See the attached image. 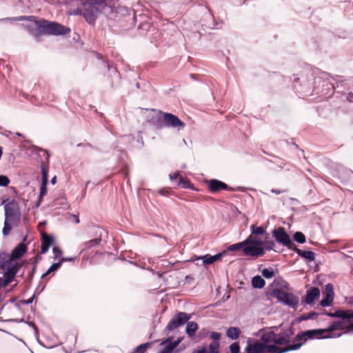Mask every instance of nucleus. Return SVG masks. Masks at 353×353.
Segmentation results:
<instances>
[{
  "mask_svg": "<svg viewBox=\"0 0 353 353\" xmlns=\"http://www.w3.org/2000/svg\"><path fill=\"white\" fill-rule=\"evenodd\" d=\"M261 274L265 279H272L275 276V272L272 268H264Z\"/></svg>",
  "mask_w": 353,
  "mask_h": 353,
  "instance_id": "nucleus-33",
  "label": "nucleus"
},
{
  "mask_svg": "<svg viewBox=\"0 0 353 353\" xmlns=\"http://www.w3.org/2000/svg\"><path fill=\"white\" fill-rule=\"evenodd\" d=\"M189 181L185 180L183 178H179V182L177 183L179 185H181L182 188H187V184L189 183Z\"/></svg>",
  "mask_w": 353,
  "mask_h": 353,
  "instance_id": "nucleus-57",
  "label": "nucleus"
},
{
  "mask_svg": "<svg viewBox=\"0 0 353 353\" xmlns=\"http://www.w3.org/2000/svg\"><path fill=\"white\" fill-rule=\"evenodd\" d=\"M325 314L330 317L339 318L343 319L344 310H337L334 312H326Z\"/></svg>",
  "mask_w": 353,
  "mask_h": 353,
  "instance_id": "nucleus-37",
  "label": "nucleus"
},
{
  "mask_svg": "<svg viewBox=\"0 0 353 353\" xmlns=\"http://www.w3.org/2000/svg\"><path fill=\"white\" fill-rule=\"evenodd\" d=\"M229 350L230 351V353H239L240 346L239 342L232 343L230 345Z\"/></svg>",
  "mask_w": 353,
  "mask_h": 353,
  "instance_id": "nucleus-44",
  "label": "nucleus"
},
{
  "mask_svg": "<svg viewBox=\"0 0 353 353\" xmlns=\"http://www.w3.org/2000/svg\"><path fill=\"white\" fill-rule=\"evenodd\" d=\"M303 338H305L303 332L297 334L296 336V339L297 341H302Z\"/></svg>",
  "mask_w": 353,
  "mask_h": 353,
  "instance_id": "nucleus-61",
  "label": "nucleus"
},
{
  "mask_svg": "<svg viewBox=\"0 0 353 353\" xmlns=\"http://www.w3.org/2000/svg\"><path fill=\"white\" fill-rule=\"evenodd\" d=\"M346 99L349 102H353V93L349 92L347 94Z\"/></svg>",
  "mask_w": 353,
  "mask_h": 353,
  "instance_id": "nucleus-64",
  "label": "nucleus"
},
{
  "mask_svg": "<svg viewBox=\"0 0 353 353\" xmlns=\"http://www.w3.org/2000/svg\"><path fill=\"white\" fill-rule=\"evenodd\" d=\"M219 341H212L209 345V353H219Z\"/></svg>",
  "mask_w": 353,
  "mask_h": 353,
  "instance_id": "nucleus-38",
  "label": "nucleus"
},
{
  "mask_svg": "<svg viewBox=\"0 0 353 353\" xmlns=\"http://www.w3.org/2000/svg\"><path fill=\"white\" fill-rule=\"evenodd\" d=\"M10 183L9 178L6 175H0V187H6Z\"/></svg>",
  "mask_w": 353,
  "mask_h": 353,
  "instance_id": "nucleus-45",
  "label": "nucleus"
},
{
  "mask_svg": "<svg viewBox=\"0 0 353 353\" xmlns=\"http://www.w3.org/2000/svg\"><path fill=\"white\" fill-rule=\"evenodd\" d=\"M292 250L295 252L299 256L307 259L310 261H314L315 260V253L312 251L302 250L298 248L296 245L295 248H293Z\"/></svg>",
  "mask_w": 353,
  "mask_h": 353,
  "instance_id": "nucleus-20",
  "label": "nucleus"
},
{
  "mask_svg": "<svg viewBox=\"0 0 353 353\" xmlns=\"http://www.w3.org/2000/svg\"><path fill=\"white\" fill-rule=\"evenodd\" d=\"M0 269L3 270L4 272L8 270L15 272V274H17L19 272V268L16 260L11 258L10 261H9L8 263H0Z\"/></svg>",
  "mask_w": 353,
  "mask_h": 353,
  "instance_id": "nucleus-17",
  "label": "nucleus"
},
{
  "mask_svg": "<svg viewBox=\"0 0 353 353\" xmlns=\"http://www.w3.org/2000/svg\"><path fill=\"white\" fill-rule=\"evenodd\" d=\"M334 296L330 295H326L319 303V305L322 307H329L333 302Z\"/></svg>",
  "mask_w": 353,
  "mask_h": 353,
  "instance_id": "nucleus-35",
  "label": "nucleus"
},
{
  "mask_svg": "<svg viewBox=\"0 0 353 353\" xmlns=\"http://www.w3.org/2000/svg\"><path fill=\"white\" fill-rule=\"evenodd\" d=\"M159 193L162 196H168L169 191L167 190L161 189L159 190Z\"/></svg>",
  "mask_w": 353,
  "mask_h": 353,
  "instance_id": "nucleus-62",
  "label": "nucleus"
},
{
  "mask_svg": "<svg viewBox=\"0 0 353 353\" xmlns=\"http://www.w3.org/2000/svg\"><path fill=\"white\" fill-rule=\"evenodd\" d=\"M61 266V263L60 261H59L57 263H52L50 266V268L48 269L47 274H50L51 272L58 270Z\"/></svg>",
  "mask_w": 353,
  "mask_h": 353,
  "instance_id": "nucleus-43",
  "label": "nucleus"
},
{
  "mask_svg": "<svg viewBox=\"0 0 353 353\" xmlns=\"http://www.w3.org/2000/svg\"><path fill=\"white\" fill-rule=\"evenodd\" d=\"M317 315V313L315 312H311L310 313H307V314H302L299 318V321H307L308 319H312L314 318V316H316Z\"/></svg>",
  "mask_w": 353,
  "mask_h": 353,
  "instance_id": "nucleus-41",
  "label": "nucleus"
},
{
  "mask_svg": "<svg viewBox=\"0 0 353 353\" xmlns=\"http://www.w3.org/2000/svg\"><path fill=\"white\" fill-rule=\"evenodd\" d=\"M37 267V261H34V263H32V270L28 272V278L30 281H32L33 277H34V273L36 272Z\"/></svg>",
  "mask_w": 353,
  "mask_h": 353,
  "instance_id": "nucleus-47",
  "label": "nucleus"
},
{
  "mask_svg": "<svg viewBox=\"0 0 353 353\" xmlns=\"http://www.w3.org/2000/svg\"><path fill=\"white\" fill-rule=\"evenodd\" d=\"M266 335L263 336L265 343H270L271 345H284L290 343L291 337L294 334L291 328H288L281 331L279 334H276L274 330H265Z\"/></svg>",
  "mask_w": 353,
  "mask_h": 353,
  "instance_id": "nucleus-7",
  "label": "nucleus"
},
{
  "mask_svg": "<svg viewBox=\"0 0 353 353\" xmlns=\"http://www.w3.org/2000/svg\"><path fill=\"white\" fill-rule=\"evenodd\" d=\"M28 324L29 325V326H30L31 327L33 328L35 333H37V332H38L37 326L36 325V324L34 322H29V323H28Z\"/></svg>",
  "mask_w": 353,
  "mask_h": 353,
  "instance_id": "nucleus-63",
  "label": "nucleus"
},
{
  "mask_svg": "<svg viewBox=\"0 0 353 353\" xmlns=\"http://www.w3.org/2000/svg\"><path fill=\"white\" fill-rule=\"evenodd\" d=\"M198 324L194 321H188L187 326L185 328L186 334L192 337L194 335L196 331L198 330Z\"/></svg>",
  "mask_w": 353,
  "mask_h": 353,
  "instance_id": "nucleus-26",
  "label": "nucleus"
},
{
  "mask_svg": "<svg viewBox=\"0 0 353 353\" xmlns=\"http://www.w3.org/2000/svg\"><path fill=\"white\" fill-rule=\"evenodd\" d=\"M206 183L209 191L213 194L217 193L221 190L229 192L243 191V188L240 186L236 188L230 187L225 183L215 179L206 181Z\"/></svg>",
  "mask_w": 353,
  "mask_h": 353,
  "instance_id": "nucleus-12",
  "label": "nucleus"
},
{
  "mask_svg": "<svg viewBox=\"0 0 353 353\" xmlns=\"http://www.w3.org/2000/svg\"><path fill=\"white\" fill-rule=\"evenodd\" d=\"M333 285L331 283H327L325 285V291L326 295H330L331 296H334V290H333Z\"/></svg>",
  "mask_w": 353,
  "mask_h": 353,
  "instance_id": "nucleus-50",
  "label": "nucleus"
},
{
  "mask_svg": "<svg viewBox=\"0 0 353 353\" xmlns=\"http://www.w3.org/2000/svg\"><path fill=\"white\" fill-rule=\"evenodd\" d=\"M332 79L336 84L337 87L344 86L346 88L345 85H347L346 82L350 81V79H346L344 76L336 75L332 76L331 74L327 72H320L316 76L314 75V79L312 81V87H319L320 89L324 88V85L327 83L331 85V90L327 91V92H319V93H314V95H321L323 96L325 98L330 97L332 96L334 91V85L330 79ZM327 92V90L325 91Z\"/></svg>",
  "mask_w": 353,
  "mask_h": 353,
  "instance_id": "nucleus-4",
  "label": "nucleus"
},
{
  "mask_svg": "<svg viewBox=\"0 0 353 353\" xmlns=\"http://www.w3.org/2000/svg\"><path fill=\"white\" fill-rule=\"evenodd\" d=\"M223 253H218L214 256L205 254L201 257L204 265H210L221 258Z\"/></svg>",
  "mask_w": 353,
  "mask_h": 353,
  "instance_id": "nucleus-22",
  "label": "nucleus"
},
{
  "mask_svg": "<svg viewBox=\"0 0 353 353\" xmlns=\"http://www.w3.org/2000/svg\"><path fill=\"white\" fill-rule=\"evenodd\" d=\"M139 29L145 30L147 32L154 31L155 30L154 27H153L150 22H144L142 23L139 26Z\"/></svg>",
  "mask_w": 353,
  "mask_h": 353,
  "instance_id": "nucleus-39",
  "label": "nucleus"
},
{
  "mask_svg": "<svg viewBox=\"0 0 353 353\" xmlns=\"http://www.w3.org/2000/svg\"><path fill=\"white\" fill-rule=\"evenodd\" d=\"M325 332V329H314V330H308L306 331H303L304 336L307 339H312L314 338H316L319 339H328V338H332V337H336L335 335H323ZM341 334H338L337 336H340Z\"/></svg>",
  "mask_w": 353,
  "mask_h": 353,
  "instance_id": "nucleus-14",
  "label": "nucleus"
},
{
  "mask_svg": "<svg viewBox=\"0 0 353 353\" xmlns=\"http://www.w3.org/2000/svg\"><path fill=\"white\" fill-rule=\"evenodd\" d=\"M272 235L278 243L285 246L288 249L292 250L295 248V244L292 242L284 228L278 227L274 228L272 232Z\"/></svg>",
  "mask_w": 353,
  "mask_h": 353,
  "instance_id": "nucleus-11",
  "label": "nucleus"
},
{
  "mask_svg": "<svg viewBox=\"0 0 353 353\" xmlns=\"http://www.w3.org/2000/svg\"><path fill=\"white\" fill-rule=\"evenodd\" d=\"M5 220L2 234L3 236H8L12 227L17 226L21 216L18 203L12 199L4 205Z\"/></svg>",
  "mask_w": 353,
  "mask_h": 353,
  "instance_id": "nucleus-5",
  "label": "nucleus"
},
{
  "mask_svg": "<svg viewBox=\"0 0 353 353\" xmlns=\"http://www.w3.org/2000/svg\"><path fill=\"white\" fill-rule=\"evenodd\" d=\"M151 7L155 9L157 12H163L165 13L172 12L173 4L171 2H154Z\"/></svg>",
  "mask_w": 353,
  "mask_h": 353,
  "instance_id": "nucleus-15",
  "label": "nucleus"
},
{
  "mask_svg": "<svg viewBox=\"0 0 353 353\" xmlns=\"http://www.w3.org/2000/svg\"><path fill=\"white\" fill-rule=\"evenodd\" d=\"M271 296L276 299L279 303H283L294 310L297 309L299 299L294 294L285 292L281 288H274L271 292Z\"/></svg>",
  "mask_w": 353,
  "mask_h": 353,
  "instance_id": "nucleus-8",
  "label": "nucleus"
},
{
  "mask_svg": "<svg viewBox=\"0 0 353 353\" xmlns=\"http://www.w3.org/2000/svg\"><path fill=\"white\" fill-rule=\"evenodd\" d=\"M4 278L0 277V281L1 283L2 288L6 287L9 283H10L14 278L15 277V272L12 271H5L3 273Z\"/></svg>",
  "mask_w": 353,
  "mask_h": 353,
  "instance_id": "nucleus-21",
  "label": "nucleus"
},
{
  "mask_svg": "<svg viewBox=\"0 0 353 353\" xmlns=\"http://www.w3.org/2000/svg\"><path fill=\"white\" fill-rule=\"evenodd\" d=\"M272 80L278 82L286 81V79L281 74L274 72L272 75Z\"/></svg>",
  "mask_w": 353,
  "mask_h": 353,
  "instance_id": "nucleus-48",
  "label": "nucleus"
},
{
  "mask_svg": "<svg viewBox=\"0 0 353 353\" xmlns=\"http://www.w3.org/2000/svg\"><path fill=\"white\" fill-rule=\"evenodd\" d=\"M77 257H62L60 259V262L62 264L63 262L66 261H73Z\"/></svg>",
  "mask_w": 353,
  "mask_h": 353,
  "instance_id": "nucleus-58",
  "label": "nucleus"
},
{
  "mask_svg": "<svg viewBox=\"0 0 353 353\" xmlns=\"http://www.w3.org/2000/svg\"><path fill=\"white\" fill-rule=\"evenodd\" d=\"M221 333L212 332H210V337L214 340L213 341H219L221 338Z\"/></svg>",
  "mask_w": 353,
  "mask_h": 353,
  "instance_id": "nucleus-54",
  "label": "nucleus"
},
{
  "mask_svg": "<svg viewBox=\"0 0 353 353\" xmlns=\"http://www.w3.org/2000/svg\"><path fill=\"white\" fill-rule=\"evenodd\" d=\"M50 247V245L41 243V253L43 254L47 253L48 252V250H49Z\"/></svg>",
  "mask_w": 353,
  "mask_h": 353,
  "instance_id": "nucleus-56",
  "label": "nucleus"
},
{
  "mask_svg": "<svg viewBox=\"0 0 353 353\" xmlns=\"http://www.w3.org/2000/svg\"><path fill=\"white\" fill-rule=\"evenodd\" d=\"M293 239L296 242L301 244L304 243L306 241L304 234L301 232H296L293 235Z\"/></svg>",
  "mask_w": 353,
  "mask_h": 353,
  "instance_id": "nucleus-34",
  "label": "nucleus"
},
{
  "mask_svg": "<svg viewBox=\"0 0 353 353\" xmlns=\"http://www.w3.org/2000/svg\"><path fill=\"white\" fill-rule=\"evenodd\" d=\"M343 329V322L339 321L338 322H335L331 324L325 330V332H327V334H330V332H332L334 330H339ZM330 335H332L330 334Z\"/></svg>",
  "mask_w": 353,
  "mask_h": 353,
  "instance_id": "nucleus-31",
  "label": "nucleus"
},
{
  "mask_svg": "<svg viewBox=\"0 0 353 353\" xmlns=\"http://www.w3.org/2000/svg\"><path fill=\"white\" fill-rule=\"evenodd\" d=\"M190 319V315L185 312H179L176 313L168 323L165 331L170 332L177 327L184 325Z\"/></svg>",
  "mask_w": 353,
  "mask_h": 353,
  "instance_id": "nucleus-13",
  "label": "nucleus"
},
{
  "mask_svg": "<svg viewBox=\"0 0 353 353\" xmlns=\"http://www.w3.org/2000/svg\"><path fill=\"white\" fill-rule=\"evenodd\" d=\"M268 239H269V234H267L265 236V238L264 240V243H265L264 247H263L264 254L265 253L266 250L267 251L274 250V252H279V251H277L276 250L274 249L275 243L272 240L269 241Z\"/></svg>",
  "mask_w": 353,
  "mask_h": 353,
  "instance_id": "nucleus-28",
  "label": "nucleus"
},
{
  "mask_svg": "<svg viewBox=\"0 0 353 353\" xmlns=\"http://www.w3.org/2000/svg\"><path fill=\"white\" fill-rule=\"evenodd\" d=\"M158 353H179V350H172L168 344Z\"/></svg>",
  "mask_w": 353,
  "mask_h": 353,
  "instance_id": "nucleus-49",
  "label": "nucleus"
},
{
  "mask_svg": "<svg viewBox=\"0 0 353 353\" xmlns=\"http://www.w3.org/2000/svg\"><path fill=\"white\" fill-rule=\"evenodd\" d=\"M54 243V238L51 234L41 233V243L51 246Z\"/></svg>",
  "mask_w": 353,
  "mask_h": 353,
  "instance_id": "nucleus-30",
  "label": "nucleus"
},
{
  "mask_svg": "<svg viewBox=\"0 0 353 353\" xmlns=\"http://www.w3.org/2000/svg\"><path fill=\"white\" fill-rule=\"evenodd\" d=\"M117 152H119V154H118L119 161H121L123 159V157L125 155V152L124 150H118Z\"/></svg>",
  "mask_w": 353,
  "mask_h": 353,
  "instance_id": "nucleus-59",
  "label": "nucleus"
},
{
  "mask_svg": "<svg viewBox=\"0 0 353 353\" xmlns=\"http://www.w3.org/2000/svg\"><path fill=\"white\" fill-rule=\"evenodd\" d=\"M52 252L54 254V259H57L62 255L61 250L58 247H54L52 248Z\"/></svg>",
  "mask_w": 353,
  "mask_h": 353,
  "instance_id": "nucleus-52",
  "label": "nucleus"
},
{
  "mask_svg": "<svg viewBox=\"0 0 353 353\" xmlns=\"http://www.w3.org/2000/svg\"><path fill=\"white\" fill-rule=\"evenodd\" d=\"M192 353H208L205 347H198L192 350Z\"/></svg>",
  "mask_w": 353,
  "mask_h": 353,
  "instance_id": "nucleus-53",
  "label": "nucleus"
},
{
  "mask_svg": "<svg viewBox=\"0 0 353 353\" xmlns=\"http://www.w3.org/2000/svg\"><path fill=\"white\" fill-rule=\"evenodd\" d=\"M47 185L48 183H41L40 186V192L38 196L37 206L41 203L42 198L47 194Z\"/></svg>",
  "mask_w": 353,
  "mask_h": 353,
  "instance_id": "nucleus-32",
  "label": "nucleus"
},
{
  "mask_svg": "<svg viewBox=\"0 0 353 353\" xmlns=\"http://www.w3.org/2000/svg\"><path fill=\"white\" fill-rule=\"evenodd\" d=\"M292 80L293 87L296 92L299 94V97H305L314 95V93L325 92V91L331 90V85L326 83L324 88L320 89L319 87H312L314 74L308 69L303 70L301 73L294 74Z\"/></svg>",
  "mask_w": 353,
  "mask_h": 353,
  "instance_id": "nucleus-2",
  "label": "nucleus"
},
{
  "mask_svg": "<svg viewBox=\"0 0 353 353\" xmlns=\"http://www.w3.org/2000/svg\"><path fill=\"white\" fill-rule=\"evenodd\" d=\"M173 337L169 336L165 339L161 345L168 344L172 350H176V347L181 342L182 338H178L176 341H172Z\"/></svg>",
  "mask_w": 353,
  "mask_h": 353,
  "instance_id": "nucleus-27",
  "label": "nucleus"
},
{
  "mask_svg": "<svg viewBox=\"0 0 353 353\" xmlns=\"http://www.w3.org/2000/svg\"><path fill=\"white\" fill-rule=\"evenodd\" d=\"M102 239V234L100 233L99 236H97L96 238L91 239L90 241H88L83 243L81 244V247H83L81 251L79 253V255L85 250H89L93 247H96L98 245Z\"/></svg>",
  "mask_w": 353,
  "mask_h": 353,
  "instance_id": "nucleus-18",
  "label": "nucleus"
},
{
  "mask_svg": "<svg viewBox=\"0 0 353 353\" xmlns=\"http://www.w3.org/2000/svg\"><path fill=\"white\" fill-rule=\"evenodd\" d=\"M26 245L23 243H20L12 251L10 254L12 258L14 259L15 260L20 259L26 252Z\"/></svg>",
  "mask_w": 353,
  "mask_h": 353,
  "instance_id": "nucleus-19",
  "label": "nucleus"
},
{
  "mask_svg": "<svg viewBox=\"0 0 353 353\" xmlns=\"http://www.w3.org/2000/svg\"><path fill=\"white\" fill-rule=\"evenodd\" d=\"M266 335L264 331L260 337V341H252L250 339L248 341L247 346L245 349L246 353H285L290 351L296 350L299 349L305 341L292 343L286 345L285 347H281L275 345H271L270 343H265L263 336Z\"/></svg>",
  "mask_w": 353,
  "mask_h": 353,
  "instance_id": "nucleus-3",
  "label": "nucleus"
},
{
  "mask_svg": "<svg viewBox=\"0 0 353 353\" xmlns=\"http://www.w3.org/2000/svg\"><path fill=\"white\" fill-rule=\"evenodd\" d=\"M35 24L38 28L39 34L48 35H65L70 32V28L57 22L47 20L36 21Z\"/></svg>",
  "mask_w": 353,
  "mask_h": 353,
  "instance_id": "nucleus-6",
  "label": "nucleus"
},
{
  "mask_svg": "<svg viewBox=\"0 0 353 353\" xmlns=\"http://www.w3.org/2000/svg\"><path fill=\"white\" fill-rule=\"evenodd\" d=\"M320 296L319 289L316 287H311L307 290L305 294V301L307 304L311 305L314 303V300Z\"/></svg>",
  "mask_w": 353,
  "mask_h": 353,
  "instance_id": "nucleus-16",
  "label": "nucleus"
},
{
  "mask_svg": "<svg viewBox=\"0 0 353 353\" xmlns=\"http://www.w3.org/2000/svg\"><path fill=\"white\" fill-rule=\"evenodd\" d=\"M280 281H282L283 282V285H282V287L283 288H285L286 289H288V287H289V284L288 282L285 281H283L281 278H276L274 279L273 283L275 284V285H279L280 283Z\"/></svg>",
  "mask_w": 353,
  "mask_h": 353,
  "instance_id": "nucleus-51",
  "label": "nucleus"
},
{
  "mask_svg": "<svg viewBox=\"0 0 353 353\" xmlns=\"http://www.w3.org/2000/svg\"><path fill=\"white\" fill-rule=\"evenodd\" d=\"M265 285V280L259 275L254 276L252 279V285L255 289H261Z\"/></svg>",
  "mask_w": 353,
  "mask_h": 353,
  "instance_id": "nucleus-25",
  "label": "nucleus"
},
{
  "mask_svg": "<svg viewBox=\"0 0 353 353\" xmlns=\"http://www.w3.org/2000/svg\"><path fill=\"white\" fill-rule=\"evenodd\" d=\"M41 183H48V170L45 168V166L41 165Z\"/></svg>",
  "mask_w": 353,
  "mask_h": 353,
  "instance_id": "nucleus-42",
  "label": "nucleus"
},
{
  "mask_svg": "<svg viewBox=\"0 0 353 353\" xmlns=\"http://www.w3.org/2000/svg\"><path fill=\"white\" fill-rule=\"evenodd\" d=\"M35 298H36L35 294H33V296L31 298H30L27 300H21V303L23 305H29L33 302V301Z\"/></svg>",
  "mask_w": 353,
  "mask_h": 353,
  "instance_id": "nucleus-55",
  "label": "nucleus"
},
{
  "mask_svg": "<svg viewBox=\"0 0 353 353\" xmlns=\"http://www.w3.org/2000/svg\"><path fill=\"white\" fill-rule=\"evenodd\" d=\"M118 0H79L77 8L72 11L74 15H81L90 26L95 24L100 14L109 19L117 17L119 13L122 15L130 14L131 12L125 7H117Z\"/></svg>",
  "mask_w": 353,
  "mask_h": 353,
  "instance_id": "nucleus-1",
  "label": "nucleus"
},
{
  "mask_svg": "<svg viewBox=\"0 0 353 353\" xmlns=\"http://www.w3.org/2000/svg\"><path fill=\"white\" fill-rule=\"evenodd\" d=\"M353 319V310H344V315L343 320H347L350 321Z\"/></svg>",
  "mask_w": 353,
  "mask_h": 353,
  "instance_id": "nucleus-46",
  "label": "nucleus"
},
{
  "mask_svg": "<svg viewBox=\"0 0 353 353\" xmlns=\"http://www.w3.org/2000/svg\"><path fill=\"white\" fill-rule=\"evenodd\" d=\"M252 234L250 235L256 234V235H263L265 236L268 234L265 228L263 226H256L254 224L251 225L250 226Z\"/></svg>",
  "mask_w": 353,
  "mask_h": 353,
  "instance_id": "nucleus-29",
  "label": "nucleus"
},
{
  "mask_svg": "<svg viewBox=\"0 0 353 353\" xmlns=\"http://www.w3.org/2000/svg\"><path fill=\"white\" fill-rule=\"evenodd\" d=\"M246 246H248V245H247L246 239H245L244 241H243L241 242H239L237 243H234V244H232V245H229L228 248V250L230 252H235V251H239L240 250H242L243 254H245Z\"/></svg>",
  "mask_w": 353,
  "mask_h": 353,
  "instance_id": "nucleus-23",
  "label": "nucleus"
},
{
  "mask_svg": "<svg viewBox=\"0 0 353 353\" xmlns=\"http://www.w3.org/2000/svg\"><path fill=\"white\" fill-rule=\"evenodd\" d=\"M12 256L6 252H0V263H8L11 261Z\"/></svg>",
  "mask_w": 353,
  "mask_h": 353,
  "instance_id": "nucleus-40",
  "label": "nucleus"
},
{
  "mask_svg": "<svg viewBox=\"0 0 353 353\" xmlns=\"http://www.w3.org/2000/svg\"><path fill=\"white\" fill-rule=\"evenodd\" d=\"M151 343L148 342L145 343H142L138 346H137L134 349L135 353H145L146 350L150 346Z\"/></svg>",
  "mask_w": 353,
  "mask_h": 353,
  "instance_id": "nucleus-36",
  "label": "nucleus"
},
{
  "mask_svg": "<svg viewBox=\"0 0 353 353\" xmlns=\"http://www.w3.org/2000/svg\"><path fill=\"white\" fill-rule=\"evenodd\" d=\"M121 172L124 174L125 177L128 175V172L127 170V165H124L123 167L121 168Z\"/></svg>",
  "mask_w": 353,
  "mask_h": 353,
  "instance_id": "nucleus-60",
  "label": "nucleus"
},
{
  "mask_svg": "<svg viewBox=\"0 0 353 353\" xmlns=\"http://www.w3.org/2000/svg\"><path fill=\"white\" fill-rule=\"evenodd\" d=\"M241 334V330L237 327H230L226 331V336L232 339H237Z\"/></svg>",
  "mask_w": 353,
  "mask_h": 353,
  "instance_id": "nucleus-24",
  "label": "nucleus"
},
{
  "mask_svg": "<svg viewBox=\"0 0 353 353\" xmlns=\"http://www.w3.org/2000/svg\"><path fill=\"white\" fill-rule=\"evenodd\" d=\"M161 114L163 115V119L159 117L157 120L159 127L177 128L179 130L185 127V123L177 116L168 112H161Z\"/></svg>",
  "mask_w": 353,
  "mask_h": 353,
  "instance_id": "nucleus-10",
  "label": "nucleus"
},
{
  "mask_svg": "<svg viewBox=\"0 0 353 353\" xmlns=\"http://www.w3.org/2000/svg\"><path fill=\"white\" fill-rule=\"evenodd\" d=\"M247 245L245 251V256L259 257L264 255L263 247L264 240L258 239L254 235H250L246 238Z\"/></svg>",
  "mask_w": 353,
  "mask_h": 353,
  "instance_id": "nucleus-9",
  "label": "nucleus"
}]
</instances>
